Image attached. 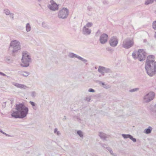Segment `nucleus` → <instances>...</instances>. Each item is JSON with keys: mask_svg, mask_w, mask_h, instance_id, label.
I'll list each match as a JSON object with an SVG mask.
<instances>
[{"mask_svg": "<svg viewBox=\"0 0 156 156\" xmlns=\"http://www.w3.org/2000/svg\"><path fill=\"white\" fill-rule=\"evenodd\" d=\"M16 111H12L11 115L14 118L23 119L28 114L29 109L22 103H19L16 105Z\"/></svg>", "mask_w": 156, "mask_h": 156, "instance_id": "obj_1", "label": "nucleus"}, {"mask_svg": "<svg viewBox=\"0 0 156 156\" xmlns=\"http://www.w3.org/2000/svg\"><path fill=\"white\" fill-rule=\"evenodd\" d=\"M154 57L153 55L148 56L145 62V68L147 73L151 76L156 73V62L153 59Z\"/></svg>", "mask_w": 156, "mask_h": 156, "instance_id": "obj_2", "label": "nucleus"}, {"mask_svg": "<svg viewBox=\"0 0 156 156\" xmlns=\"http://www.w3.org/2000/svg\"><path fill=\"white\" fill-rule=\"evenodd\" d=\"M20 43L16 40H13L11 42L9 48L10 54L12 56H15L16 53L21 49Z\"/></svg>", "mask_w": 156, "mask_h": 156, "instance_id": "obj_3", "label": "nucleus"}, {"mask_svg": "<svg viewBox=\"0 0 156 156\" xmlns=\"http://www.w3.org/2000/svg\"><path fill=\"white\" fill-rule=\"evenodd\" d=\"M22 63L21 66L23 67H28L30 65V63L31 62V59L29 54L25 51L23 52L22 57L21 59Z\"/></svg>", "mask_w": 156, "mask_h": 156, "instance_id": "obj_4", "label": "nucleus"}, {"mask_svg": "<svg viewBox=\"0 0 156 156\" xmlns=\"http://www.w3.org/2000/svg\"><path fill=\"white\" fill-rule=\"evenodd\" d=\"M147 53L143 49H139L137 51V58L140 62L144 61L147 57Z\"/></svg>", "mask_w": 156, "mask_h": 156, "instance_id": "obj_5", "label": "nucleus"}, {"mask_svg": "<svg viewBox=\"0 0 156 156\" xmlns=\"http://www.w3.org/2000/svg\"><path fill=\"white\" fill-rule=\"evenodd\" d=\"M133 44L134 42L133 40L127 38L124 40L122 46L126 49H129L131 47Z\"/></svg>", "mask_w": 156, "mask_h": 156, "instance_id": "obj_6", "label": "nucleus"}, {"mask_svg": "<svg viewBox=\"0 0 156 156\" xmlns=\"http://www.w3.org/2000/svg\"><path fill=\"white\" fill-rule=\"evenodd\" d=\"M69 13V10L67 9L64 8L59 11L58 16L59 18L65 19L67 17Z\"/></svg>", "mask_w": 156, "mask_h": 156, "instance_id": "obj_7", "label": "nucleus"}, {"mask_svg": "<svg viewBox=\"0 0 156 156\" xmlns=\"http://www.w3.org/2000/svg\"><path fill=\"white\" fill-rule=\"evenodd\" d=\"M155 96V93L154 92L151 91L144 97V100L145 102H149L154 99Z\"/></svg>", "mask_w": 156, "mask_h": 156, "instance_id": "obj_8", "label": "nucleus"}, {"mask_svg": "<svg viewBox=\"0 0 156 156\" xmlns=\"http://www.w3.org/2000/svg\"><path fill=\"white\" fill-rule=\"evenodd\" d=\"M98 71L103 76L105 75V73H112V71L110 69L101 66H99Z\"/></svg>", "mask_w": 156, "mask_h": 156, "instance_id": "obj_9", "label": "nucleus"}, {"mask_svg": "<svg viewBox=\"0 0 156 156\" xmlns=\"http://www.w3.org/2000/svg\"><path fill=\"white\" fill-rule=\"evenodd\" d=\"M108 39V35L106 34L103 33L101 34L100 36V42L101 44H104L107 42Z\"/></svg>", "mask_w": 156, "mask_h": 156, "instance_id": "obj_10", "label": "nucleus"}, {"mask_svg": "<svg viewBox=\"0 0 156 156\" xmlns=\"http://www.w3.org/2000/svg\"><path fill=\"white\" fill-rule=\"evenodd\" d=\"M118 42V40L116 37H112L109 40V43L110 45L112 47H116Z\"/></svg>", "mask_w": 156, "mask_h": 156, "instance_id": "obj_11", "label": "nucleus"}, {"mask_svg": "<svg viewBox=\"0 0 156 156\" xmlns=\"http://www.w3.org/2000/svg\"><path fill=\"white\" fill-rule=\"evenodd\" d=\"M50 2L51 4L49 5L48 6V7L50 9L55 11L58 9V5L53 0H51Z\"/></svg>", "mask_w": 156, "mask_h": 156, "instance_id": "obj_12", "label": "nucleus"}, {"mask_svg": "<svg viewBox=\"0 0 156 156\" xmlns=\"http://www.w3.org/2000/svg\"><path fill=\"white\" fill-rule=\"evenodd\" d=\"M69 56L71 58L74 57L77 58L79 59L83 62L84 63H86L87 62V60L73 53H70L69 54Z\"/></svg>", "mask_w": 156, "mask_h": 156, "instance_id": "obj_13", "label": "nucleus"}, {"mask_svg": "<svg viewBox=\"0 0 156 156\" xmlns=\"http://www.w3.org/2000/svg\"><path fill=\"white\" fill-rule=\"evenodd\" d=\"M122 136L125 139L129 138L134 142L136 141V139L133 138V136L130 134H122Z\"/></svg>", "mask_w": 156, "mask_h": 156, "instance_id": "obj_14", "label": "nucleus"}, {"mask_svg": "<svg viewBox=\"0 0 156 156\" xmlns=\"http://www.w3.org/2000/svg\"><path fill=\"white\" fill-rule=\"evenodd\" d=\"M83 33L84 34L88 35L91 34V30L90 29L86 27V26H84L83 28Z\"/></svg>", "mask_w": 156, "mask_h": 156, "instance_id": "obj_15", "label": "nucleus"}, {"mask_svg": "<svg viewBox=\"0 0 156 156\" xmlns=\"http://www.w3.org/2000/svg\"><path fill=\"white\" fill-rule=\"evenodd\" d=\"M13 85L18 88H19L20 89H26L28 87L22 84H20L17 83H14Z\"/></svg>", "mask_w": 156, "mask_h": 156, "instance_id": "obj_16", "label": "nucleus"}, {"mask_svg": "<svg viewBox=\"0 0 156 156\" xmlns=\"http://www.w3.org/2000/svg\"><path fill=\"white\" fill-rule=\"evenodd\" d=\"M99 136L102 140H105L107 137V135L104 133L100 132L99 133Z\"/></svg>", "mask_w": 156, "mask_h": 156, "instance_id": "obj_17", "label": "nucleus"}, {"mask_svg": "<svg viewBox=\"0 0 156 156\" xmlns=\"http://www.w3.org/2000/svg\"><path fill=\"white\" fill-rule=\"evenodd\" d=\"M97 82L99 84H101V85L102 86V87L104 88H105L106 89H108L110 87V86L108 85L105 84L104 83L101 81H100L99 80H98L97 81Z\"/></svg>", "mask_w": 156, "mask_h": 156, "instance_id": "obj_18", "label": "nucleus"}, {"mask_svg": "<svg viewBox=\"0 0 156 156\" xmlns=\"http://www.w3.org/2000/svg\"><path fill=\"white\" fill-rule=\"evenodd\" d=\"M152 129V128L151 126H149L147 128L144 129V132L146 134H149L151 133Z\"/></svg>", "mask_w": 156, "mask_h": 156, "instance_id": "obj_19", "label": "nucleus"}, {"mask_svg": "<svg viewBox=\"0 0 156 156\" xmlns=\"http://www.w3.org/2000/svg\"><path fill=\"white\" fill-rule=\"evenodd\" d=\"M5 61L8 63H11L12 62V60L9 57H5Z\"/></svg>", "mask_w": 156, "mask_h": 156, "instance_id": "obj_20", "label": "nucleus"}, {"mask_svg": "<svg viewBox=\"0 0 156 156\" xmlns=\"http://www.w3.org/2000/svg\"><path fill=\"white\" fill-rule=\"evenodd\" d=\"M20 74L23 76L27 77L30 74V73L27 71H24L21 72Z\"/></svg>", "mask_w": 156, "mask_h": 156, "instance_id": "obj_21", "label": "nucleus"}, {"mask_svg": "<svg viewBox=\"0 0 156 156\" xmlns=\"http://www.w3.org/2000/svg\"><path fill=\"white\" fill-rule=\"evenodd\" d=\"M151 112H156V104L154 106H152L150 108Z\"/></svg>", "mask_w": 156, "mask_h": 156, "instance_id": "obj_22", "label": "nucleus"}, {"mask_svg": "<svg viewBox=\"0 0 156 156\" xmlns=\"http://www.w3.org/2000/svg\"><path fill=\"white\" fill-rule=\"evenodd\" d=\"M26 30L27 32H28L30 31L31 27L29 23H27L26 25Z\"/></svg>", "mask_w": 156, "mask_h": 156, "instance_id": "obj_23", "label": "nucleus"}, {"mask_svg": "<svg viewBox=\"0 0 156 156\" xmlns=\"http://www.w3.org/2000/svg\"><path fill=\"white\" fill-rule=\"evenodd\" d=\"M137 54V52L136 51H134L132 54V56L135 59L137 58V55H136Z\"/></svg>", "mask_w": 156, "mask_h": 156, "instance_id": "obj_24", "label": "nucleus"}, {"mask_svg": "<svg viewBox=\"0 0 156 156\" xmlns=\"http://www.w3.org/2000/svg\"><path fill=\"white\" fill-rule=\"evenodd\" d=\"M29 103L31 105L34 110H36L37 107L35 106L36 104L34 102L32 101H30Z\"/></svg>", "mask_w": 156, "mask_h": 156, "instance_id": "obj_25", "label": "nucleus"}, {"mask_svg": "<svg viewBox=\"0 0 156 156\" xmlns=\"http://www.w3.org/2000/svg\"><path fill=\"white\" fill-rule=\"evenodd\" d=\"M155 0H147L145 2V4L147 5L150 4H152Z\"/></svg>", "mask_w": 156, "mask_h": 156, "instance_id": "obj_26", "label": "nucleus"}, {"mask_svg": "<svg viewBox=\"0 0 156 156\" xmlns=\"http://www.w3.org/2000/svg\"><path fill=\"white\" fill-rule=\"evenodd\" d=\"M42 27L45 29H49V27L48 25L44 22H43L42 23Z\"/></svg>", "mask_w": 156, "mask_h": 156, "instance_id": "obj_27", "label": "nucleus"}, {"mask_svg": "<svg viewBox=\"0 0 156 156\" xmlns=\"http://www.w3.org/2000/svg\"><path fill=\"white\" fill-rule=\"evenodd\" d=\"M4 13L7 15H9L10 13V12L8 9H5L4 10Z\"/></svg>", "mask_w": 156, "mask_h": 156, "instance_id": "obj_28", "label": "nucleus"}, {"mask_svg": "<svg viewBox=\"0 0 156 156\" xmlns=\"http://www.w3.org/2000/svg\"><path fill=\"white\" fill-rule=\"evenodd\" d=\"M77 133L80 137H82L83 136V135L82 133V132L81 130H78L77 132Z\"/></svg>", "mask_w": 156, "mask_h": 156, "instance_id": "obj_29", "label": "nucleus"}, {"mask_svg": "<svg viewBox=\"0 0 156 156\" xmlns=\"http://www.w3.org/2000/svg\"><path fill=\"white\" fill-rule=\"evenodd\" d=\"M107 150L112 155H115L112 151V150L110 147L107 148Z\"/></svg>", "mask_w": 156, "mask_h": 156, "instance_id": "obj_30", "label": "nucleus"}, {"mask_svg": "<svg viewBox=\"0 0 156 156\" xmlns=\"http://www.w3.org/2000/svg\"><path fill=\"white\" fill-rule=\"evenodd\" d=\"M152 27L154 30H156V20L153 22Z\"/></svg>", "mask_w": 156, "mask_h": 156, "instance_id": "obj_31", "label": "nucleus"}, {"mask_svg": "<svg viewBox=\"0 0 156 156\" xmlns=\"http://www.w3.org/2000/svg\"><path fill=\"white\" fill-rule=\"evenodd\" d=\"M139 90V88H134V89L129 90V91L130 92H134L135 91H136L137 90Z\"/></svg>", "mask_w": 156, "mask_h": 156, "instance_id": "obj_32", "label": "nucleus"}, {"mask_svg": "<svg viewBox=\"0 0 156 156\" xmlns=\"http://www.w3.org/2000/svg\"><path fill=\"white\" fill-rule=\"evenodd\" d=\"M101 34V32L99 30H98L96 32L95 34V36L98 37Z\"/></svg>", "mask_w": 156, "mask_h": 156, "instance_id": "obj_33", "label": "nucleus"}, {"mask_svg": "<svg viewBox=\"0 0 156 156\" xmlns=\"http://www.w3.org/2000/svg\"><path fill=\"white\" fill-rule=\"evenodd\" d=\"M93 24L92 23L89 22L85 26H86V27H90L92 26Z\"/></svg>", "mask_w": 156, "mask_h": 156, "instance_id": "obj_34", "label": "nucleus"}, {"mask_svg": "<svg viewBox=\"0 0 156 156\" xmlns=\"http://www.w3.org/2000/svg\"><path fill=\"white\" fill-rule=\"evenodd\" d=\"M103 3L105 5H108L109 4L107 0H104L103 1Z\"/></svg>", "mask_w": 156, "mask_h": 156, "instance_id": "obj_35", "label": "nucleus"}, {"mask_svg": "<svg viewBox=\"0 0 156 156\" xmlns=\"http://www.w3.org/2000/svg\"><path fill=\"white\" fill-rule=\"evenodd\" d=\"M9 15L10 18H11L12 20H14V14L13 13H10Z\"/></svg>", "mask_w": 156, "mask_h": 156, "instance_id": "obj_36", "label": "nucleus"}, {"mask_svg": "<svg viewBox=\"0 0 156 156\" xmlns=\"http://www.w3.org/2000/svg\"><path fill=\"white\" fill-rule=\"evenodd\" d=\"M101 146H102L104 148H106L107 149V148H108V147H107V145L105 144H101Z\"/></svg>", "mask_w": 156, "mask_h": 156, "instance_id": "obj_37", "label": "nucleus"}, {"mask_svg": "<svg viewBox=\"0 0 156 156\" xmlns=\"http://www.w3.org/2000/svg\"><path fill=\"white\" fill-rule=\"evenodd\" d=\"M88 91L89 92H95V90L92 88H90L89 89Z\"/></svg>", "mask_w": 156, "mask_h": 156, "instance_id": "obj_38", "label": "nucleus"}, {"mask_svg": "<svg viewBox=\"0 0 156 156\" xmlns=\"http://www.w3.org/2000/svg\"><path fill=\"white\" fill-rule=\"evenodd\" d=\"M35 92L34 91H32L31 92V96L32 97H35Z\"/></svg>", "mask_w": 156, "mask_h": 156, "instance_id": "obj_39", "label": "nucleus"}, {"mask_svg": "<svg viewBox=\"0 0 156 156\" xmlns=\"http://www.w3.org/2000/svg\"><path fill=\"white\" fill-rule=\"evenodd\" d=\"M91 99V98L90 97H87L85 98V100L87 102H89Z\"/></svg>", "mask_w": 156, "mask_h": 156, "instance_id": "obj_40", "label": "nucleus"}, {"mask_svg": "<svg viewBox=\"0 0 156 156\" xmlns=\"http://www.w3.org/2000/svg\"><path fill=\"white\" fill-rule=\"evenodd\" d=\"M0 75H1L3 76H6V75L4 74V73L0 72Z\"/></svg>", "mask_w": 156, "mask_h": 156, "instance_id": "obj_41", "label": "nucleus"}, {"mask_svg": "<svg viewBox=\"0 0 156 156\" xmlns=\"http://www.w3.org/2000/svg\"><path fill=\"white\" fill-rule=\"evenodd\" d=\"M56 134L57 135L59 136L60 135L61 133L59 131H58L56 133Z\"/></svg>", "mask_w": 156, "mask_h": 156, "instance_id": "obj_42", "label": "nucleus"}, {"mask_svg": "<svg viewBox=\"0 0 156 156\" xmlns=\"http://www.w3.org/2000/svg\"><path fill=\"white\" fill-rule=\"evenodd\" d=\"M58 129L57 128H55L54 130V133H56L58 131Z\"/></svg>", "mask_w": 156, "mask_h": 156, "instance_id": "obj_43", "label": "nucleus"}, {"mask_svg": "<svg viewBox=\"0 0 156 156\" xmlns=\"http://www.w3.org/2000/svg\"><path fill=\"white\" fill-rule=\"evenodd\" d=\"M87 9L91 11L92 9V8L88 6L87 7Z\"/></svg>", "mask_w": 156, "mask_h": 156, "instance_id": "obj_44", "label": "nucleus"}, {"mask_svg": "<svg viewBox=\"0 0 156 156\" xmlns=\"http://www.w3.org/2000/svg\"><path fill=\"white\" fill-rule=\"evenodd\" d=\"M0 132L2 133V134H5V133L4 132H3L1 129H0Z\"/></svg>", "mask_w": 156, "mask_h": 156, "instance_id": "obj_45", "label": "nucleus"}, {"mask_svg": "<svg viewBox=\"0 0 156 156\" xmlns=\"http://www.w3.org/2000/svg\"><path fill=\"white\" fill-rule=\"evenodd\" d=\"M4 135H5V136H11L10 135H9L7 134H6L5 133V134H4Z\"/></svg>", "mask_w": 156, "mask_h": 156, "instance_id": "obj_46", "label": "nucleus"}, {"mask_svg": "<svg viewBox=\"0 0 156 156\" xmlns=\"http://www.w3.org/2000/svg\"><path fill=\"white\" fill-rule=\"evenodd\" d=\"M143 42L144 43H147V40L146 39H144L143 40Z\"/></svg>", "mask_w": 156, "mask_h": 156, "instance_id": "obj_47", "label": "nucleus"}, {"mask_svg": "<svg viewBox=\"0 0 156 156\" xmlns=\"http://www.w3.org/2000/svg\"><path fill=\"white\" fill-rule=\"evenodd\" d=\"M154 37L156 39V32H155V34L154 35Z\"/></svg>", "mask_w": 156, "mask_h": 156, "instance_id": "obj_48", "label": "nucleus"}, {"mask_svg": "<svg viewBox=\"0 0 156 156\" xmlns=\"http://www.w3.org/2000/svg\"><path fill=\"white\" fill-rule=\"evenodd\" d=\"M64 119H63V120H66V116H64Z\"/></svg>", "mask_w": 156, "mask_h": 156, "instance_id": "obj_49", "label": "nucleus"}, {"mask_svg": "<svg viewBox=\"0 0 156 156\" xmlns=\"http://www.w3.org/2000/svg\"><path fill=\"white\" fill-rule=\"evenodd\" d=\"M111 50V48H109L108 51H110Z\"/></svg>", "mask_w": 156, "mask_h": 156, "instance_id": "obj_50", "label": "nucleus"}, {"mask_svg": "<svg viewBox=\"0 0 156 156\" xmlns=\"http://www.w3.org/2000/svg\"><path fill=\"white\" fill-rule=\"evenodd\" d=\"M41 1V0H38V1H39V2H40Z\"/></svg>", "mask_w": 156, "mask_h": 156, "instance_id": "obj_51", "label": "nucleus"}, {"mask_svg": "<svg viewBox=\"0 0 156 156\" xmlns=\"http://www.w3.org/2000/svg\"><path fill=\"white\" fill-rule=\"evenodd\" d=\"M101 76V75H99V77H100Z\"/></svg>", "mask_w": 156, "mask_h": 156, "instance_id": "obj_52", "label": "nucleus"}, {"mask_svg": "<svg viewBox=\"0 0 156 156\" xmlns=\"http://www.w3.org/2000/svg\"><path fill=\"white\" fill-rule=\"evenodd\" d=\"M155 2H156V0H155Z\"/></svg>", "mask_w": 156, "mask_h": 156, "instance_id": "obj_53", "label": "nucleus"}]
</instances>
